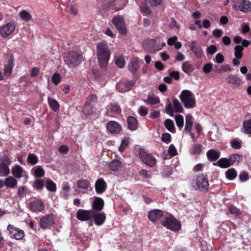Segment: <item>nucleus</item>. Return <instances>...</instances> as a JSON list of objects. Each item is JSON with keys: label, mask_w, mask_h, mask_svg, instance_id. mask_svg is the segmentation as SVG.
<instances>
[{"label": "nucleus", "mask_w": 251, "mask_h": 251, "mask_svg": "<svg viewBox=\"0 0 251 251\" xmlns=\"http://www.w3.org/2000/svg\"><path fill=\"white\" fill-rule=\"evenodd\" d=\"M4 184L8 188H14L17 184V181L12 176H9L4 181Z\"/></svg>", "instance_id": "obj_28"}, {"label": "nucleus", "mask_w": 251, "mask_h": 251, "mask_svg": "<svg viewBox=\"0 0 251 251\" xmlns=\"http://www.w3.org/2000/svg\"><path fill=\"white\" fill-rule=\"evenodd\" d=\"M189 47L197 58H201V57L203 53L202 50L197 41L193 40L189 42Z\"/></svg>", "instance_id": "obj_13"}, {"label": "nucleus", "mask_w": 251, "mask_h": 251, "mask_svg": "<svg viewBox=\"0 0 251 251\" xmlns=\"http://www.w3.org/2000/svg\"><path fill=\"white\" fill-rule=\"evenodd\" d=\"M212 67L213 65L212 63H206L203 65L202 70L204 73L208 74L211 72Z\"/></svg>", "instance_id": "obj_59"}, {"label": "nucleus", "mask_w": 251, "mask_h": 251, "mask_svg": "<svg viewBox=\"0 0 251 251\" xmlns=\"http://www.w3.org/2000/svg\"><path fill=\"white\" fill-rule=\"evenodd\" d=\"M96 100H97L96 96L94 95H91L87 98V100H86L85 105V106L93 105V104L95 103Z\"/></svg>", "instance_id": "obj_48"}, {"label": "nucleus", "mask_w": 251, "mask_h": 251, "mask_svg": "<svg viewBox=\"0 0 251 251\" xmlns=\"http://www.w3.org/2000/svg\"><path fill=\"white\" fill-rule=\"evenodd\" d=\"M176 122L177 126L179 128H182L184 125V119L182 115H178L175 117Z\"/></svg>", "instance_id": "obj_47"}, {"label": "nucleus", "mask_w": 251, "mask_h": 251, "mask_svg": "<svg viewBox=\"0 0 251 251\" xmlns=\"http://www.w3.org/2000/svg\"><path fill=\"white\" fill-rule=\"evenodd\" d=\"M217 164L222 168H226L231 165L229 159L226 158H220L217 162Z\"/></svg>", "instance_id": "obj_31"}, {"label": "nucleus", "mask_w": 251, "mask_h": 251, "mask_svg": "<svg viewBox=\"0 0 251 251\" xmlns=\"http://www.w3.org/2000/svg\"><path fill=\"white\" fill-rule=\"evenodd\" d=\"M163 212L159 209H153L149 212L148 218L149 220L152 222H155L159 220L163 217Z\"/></svg>", "instance_id": "obj_15"}, {"label": "nucleus", "mask_w": 251, "mask_h": 251, "mask_svg": "<svg viewBox=\"0 0 251 251\" xmlns=\"http://www.w3.org/2000/svg\"><path fill=\"white\" fill-rule=\"evenodd\" d=\"M128 127L131 130H135L138 127V121L133 117H129L127 119Z\"/></svg>", "instance_id": "obj_26"}, {"label": "nucleus", "mask_w": 251, "mask_h": 251, "mask_svg": "<svg viewBox=\"0 0 251 251\" xmlns=\"http://www.w3.org/2000/svg\"><path fill=\"white\" fill-rule=\"evenodd\" d=\"M129 144L128 139L127 138H125L122 141L121 146L119 148V150L121 152H123L126 148H127Z\"/></svg>", "instance_id": "obj_51"}, {"label": "nucleus", "mask_w": 251, "mask_h": 251, "mask_svg": "<svg viewBox=\"0 0 251 251\" xmlns=\"http://www.w3.org/2000/svg\"><path fill=\"white\" fill-rule=\"evenodd\" d=\"M0 161H1L0 163H3V164L9 166L11 163V161L10 158L6 155H3L0 157Z\"/></svg>", "instance_id": "obj_54"}, {"label": "nucleus", "mask_w": 251, "mask_h": 251, "mask_svg": "<svg viewBox=\"0 0 251 251\" xmlns=\"http://www.w3.org/2000/svg\"><path fill=\"white\" fill-rule=\"evenodd\" d=\"M21 18L26 22H28L31 19V15L26 10H22L20 13Z\"/></svg>", "instance_id": "obj_45"}, {"label": "nucleus", "mask_w": 251, "mask_h": 251, "mask_svg": "<svg viewBox=\"0 0 251 251\" xmlns=\"http://www.w3.org/2000/svg\"><path fill=\"white\" fill-rule=\"evenodd\" d=\"M82 55L78 52L75 51H71L65 54L64 60L70 68H75L82 61Z\"/></svg>", "instance_id": "obj_3"}, {"label": "nucleus", "mask_w": 251, "mask_h": 251, "mask_svg": "<svg viewBox=\"0 0 251 251\" xmlns=\"http://www.w3.org/2000/svg\"><path fill=\"white\" fill-rule=\"evenodd\" d=\"M108 107V110L113 112L115 114H119L121 112L120 106L116 103H111Z\"/></svg>", "instance_id": "obj_43"}, {"label": "nucleus", "mask_w": 251, "mask_h": 251, "mask_svg": "<svg viewBox=\"0 0 251 251\" xmlns=\"http://www.w3.org/2000/svg\"><path fill=\"white\" fill-rule=\"evenodd\" d=\"M116 64L119 68H123L125 64L123 57L122 56L118 57L116 60Z\"/></svg>", "instance_id": "obj_62"}, {"label": "nucleus", "mask_w": 251, "mask_h": 251, "mask_svg": "<svg viewBox=\"0 0 251 251\" xmlns=\"http://www.w3.org/2000/svg\"><path fill=\"white\" fill-rule=\"evenodd\" d=\"M168 153L171 157L175 156L177 153L175 147L171 144L168 149Z\"/></svg>", "instance_id": "obj_63"}, {"label": "nucleus", "mask_w": 251, "mask_h": 251, "mask_svg": "<svg viewBox=\"0 0 251 251\" xmlns=\"http://www.w3.org/2000/svg\"><path fill=\"white\" fill-rule=\"evenodd\" d=\"M10 174L8 166L0 163V176H8Z\"/></svg>", "instance_id": "obj_38"}, {"label": "nucleus", "mask_w": 251, "mask_h": 251, "mask_svg": "<svg viewBox=\"0 0 251 251\" xmlns=\"http://www.w3.org/2000/svg\"><path fill=\"white\" fill-rule=\"evenodd\" d=\"M12 175L17 178L22 177L24 170L21 166L16 165L13 166L11 169Z\"/></svg>", "instance_id": "obj_23"}, {"label": "nucleus", "mask_w": 251, "mask_h": 251, "mask_svg": "<svg viewBox=\"0 0 251 251\" xmlns=\"http://www.w3.org/2000/svg\"><path fill=\"white\" fill-rule=\"evenodd\" d=\"M32 171L36 177H41L44 176L45 171L41 166H38L32 169Z\"/></svg>", "instance_id": "obj_35"}, {"label": "nucleus", "mask_w": 251, "mask_h": 251, "mask_svg": "<svg viewBox=\"0 0 251 251\" xmlns=\"http://www.w3.org/2000/svg\"><path fill=\"white\" fill-rule=\"evenodd\" d=\"M139 175L144 178H149L151 177V174L145 169H142L139 172Z\"/></svg>", "instance_id": "obj_61"}, {"label": "nucleus", "mask_w": 251, "mask_h": 251, "mask_svg": "<svg viewBox=\"0 0 251 251\" xmlns=\"http://www.w3.org/2000/svg\"><path fill=\"white\" fill-rule=\"evenodd\" d=\"M196 184L198 188L201 191H207L209 187L208 180L203 174L198 176L196 179Z\"/></svg>", "instance_id": "obj_11"}, {"label": "nucleus", "mask_w": 251, "mask_h": 251, "mask_svg": "<svg viewBox=\"0 0 251 251\" xmlns=\"http://www.w3.org/2000/svg\"><path fill=\"white\" fill-rule=\"evenodd\" d=\"M159 100L158 98L153 96H149L146 101L149 104H155L158 103Z\"/></svg>", "instance_id": "obj_53"}, {"label": "nucleus", "mask_w": 251, "mask_h": 251, "mask_svg": "<svg viewBox=\"0 0 251 251\" xmlns=\"http://www.w3.org/2000/svg\"><path fill=\"white\" fill-rule=\"evenodd\" d=\"M106 128L111 133L118 134L121 130V126L119 123L113 121L107 123Z\"/></svg>", "instance_id": "obj_17"}, {"label": "nucleus", "mask_w": 251, "mask_h": 251, "mask_svg": "<svg viewBox=\"0 0 251 251\" xmlns=\"http://www.w3.org/2000/svg\"><path fill=\"white\" fill-rule=\"evenodd\" d=\"M173 169L171 167L168 166L164 168L163 171L162 172V176L164 177H168L173 174Z\"/></svg>", "instance_id": "obj_49"}, {"label": "nucleus", "mask_w": 251, "mask_h": 251, "mask_svg": "<svg viewBox=\"0 0 251 251\" xmlns=\"http://www.w3.org/2000/svg\"><path fill=\"white\" fill-rule=\"evenodd\" d=\"M95 223L97 226H101L105 221L106 215L104 213H99L94 215Z\"/></svg>", "instance_id": "obj_22"}, {"label": "nucleus", "mask_w": 251, "mask_h": 251, "mask_svg": "<svg viewBox=\"0 0 251 251\" xmlns=\"http://www.w3.org/2000/svg\"><path fill=\"white\" fill-rule=\"evenodd\" d=\"M164 126L170 132L172 133H175L176 132L175 125L173 121L172 120L169 119L166 120L164 123Z\"/></svg>", "instance_id": "obj_37"}, {"label": "nucleus", "mask_w": 251, "mask_h": 251, "mask_svg": "<svg viewBox=\"0 0 251 251\" xmlns=\"http://www.w3.org/2000/svg\"><path fill=\"white\" fill-rule=\"evenodd\" d=\"M48 102L50 106L53 111H57L59 109L60 105L55 100L49 97Z\"/></svg>", "instance_id": "obj_34"}, {"label": "nucleus", "mask_w": 251, "mask_h": 251, "mask_svg": "<svg viewBox=\"0 0 251 251\" xmlns=\"http://www.w3.org/2000/svg\"><path fill=\"white\" fill-rule=\"evenodd\" d=\"M193 124V117L190 115H187L185 117V130L188 132H190L191 131Z\"/></svg>", "instance_id": "obj_30"}, {"label": "nucleus", "mask_w": 251, "mask_h": 251, "mask_svg": "<svg viewBox=\"0 0 251 251\" xmlns=\"http://www.w3.org/2000/svg\"><path fill=\"white\" fill-rule=\"evenodd\" d=\"M140 8L141 12L145 15H149L151 13V11L150 9V7L145 2L141 3Z\"/></svg>", "instance_id": "obj_50"}, {"label": "nucleus", "mask_w": 251, "mask_h": 251, "mask_svg": "<svg viewBox=\"0 0 251 251\" xmlns=\"http://www.w3.org/2000/svg\"><path fill=\"white\" fill-rule=\"evenodd\" d=\"M107 184L102 178L98 179L95 183V189L98 194L103 193L106 189Z\"/></svg>", "instance_id": "obj_18"}, {"label": "nucleus", "mask_w": 251, "mask_h": 251, "mask_svg": "<svg viewBox=\"0 0 251 251\" xmlns=\"http://www.w3.org/2000/svg\"><path fill=\"white\" fill-rule=\"evenodd\" d=\"M206 50L208 54H213L217 51V48L215 45H212L209 46Z\"/></svg>", "instance_id": "obj_64"}, {"label": "nucleus", "mask_w": 251, "mask_h": 251, "mask_svg": "<svg viewBox=\"0 0 251 251\" xmlns=\"http://www.w3.org/2000/svg\"><path fill=\"white\" fill-rule=\"evenodd\" d=\"M232 70L229 64H226L219 66L216 65L215 66L214 71L216 73H221L228 72Z\"/></svg>", "instance_id": "obj_27"}, {"label": "nucleus", "mask_w": 251, "mask_h": 251, "mask_svg": "<svg viewBox=\"0 0 251 251\" xmlns=\"http://www.w3.org/2000/svg\"><path fill=\"white\" fill-rule=\"evenodd\" d=\"M45 185L44 180L42 179H37L34 183V186L37 189H41Z\"/></svg>", "instance_id": "obj_57"}, {"label": "nucleus", "mask_w": 251, "mask_h": 251, "mask_svg": "<svg viewBox=\"0 0 251 251\" xmlns=\"http://www.w3.org/2000/svg\"><path fill=\"white\" fill-rule=\"evenodd\" d=\"M229 159L232 165L234 163L236 162H239L240 161L241 156L238 154H234L230 156Z\"/></svg>", "instance_id": "obj_55"}, {"label": "nucleus", "mask_w": 251, "mask_h": 251, "mask_svg": "<svg viewBox=\"0 0 251 251\" xmlns=\"http://www.w3.org/2000/svg\"><path fill=\"white\" fill-rule=\"evenodd\" d=\"M113 23L122 34L126 33V29L125 26L124 18L121 16H115L113 18Z\"/></svg>", "instance_id": "obj_10"}, {"label": "nucleus", "mask_w": 251, "mask_h": 251, "mask_svg": "<svg viewBox=\"0 0 251 251\" xmlns=\"http://www.w3.org/2000/svg\"><path fill=\"white\" fill-rule=\"evenodd\" d=\"M13 67V59L11 58L5 65L4 73L6 75H10L11 74Z\"/></svg>", "instance_id": "obj_32"}, {"label": "nucleus", "mask_w": 251, "mask_h": 251, "mask_svg": "<svg viewBox=\"0 0 251 251\" xmlns=\"http://www.w3.org/2000/svg\"><path fill=\"white\" fill-rule=\"evenodd\" d=\"M90 185V181L86 179H80L77 181V186L80 188L87 191Z\"/></svg>", "instance_id": "obj_29"}, {"label": "nucleus", "mask_w": 251, "mask_h": 251, "mask_svg": "<svg viewBox=\"0 0 251 251\" xmlns=\"http://www.w3.org/2000/svg\"><path fill=\"white\" fill-rule=\"evenodd\" d=\"M242 131L246 134H251V119L249 120L245 121L243 125Z\"/></svg>", "instance_id": "obj_39"}, {"label": "nucleus", "mask_w": 251, "mask_h": 251, "mask_svg": "<svg viewBox=\"0 0 251 251\" xmlns=\"http://www.w3.org/2000/svg\"><path fill=\"white\" fill-rule=\"evenodd\" d=\"M139 155L142 162L146 165L150 167H153L156 165V159L152 154L144 151H140Z\"/></svg>", "instance_id": "obj_6"}, {"label": "nucleus", "mask_w": 251, "mask_h": 251, "mask_svg": "<svg viewBox=\"0 0 251 251\" xmlns=\"http://www.w3.org/2000/svg\"><path fill=\"white\" fill-rule=\"evenodd\" d=\"M206 155L209 160L214 161L219 158L220 153L219 151L212 149L207 152Z\"/></svg>", "instance_id": "obj_25"}, {"label": "nucleus", "mask_w": 251, "mask_h": 251, "mask_svg": "<svg viewBox=\"0 0 251 251\" xmlns=\"http://www.w3.org/2000/svg\"><path fill=\"white\" fill-rule=\"evenodd\" d=\"M122 162L117 160L115 159L112 161L109 164L108 167L112 171H117L119 169V168L122 167Z\"/></svg>", "instance_id": "obj_33"}, {"label": "nucleus", "mask_w": 251, "mask_h": 251, "mask_svg": "<svg viewBox=\"0 0 251 251\" xmlns=\"http://www.w3.org/2000/svg\"><path fill=\"white\" fill-rule=\"evenodd\" d=\"M234 55L237 59H240L243 56V51L244 48L241 45H236L234 47Z\"/></svg>", "instance_id": "obj_40"}, {"label": "nucleus", "mask_w": 251, "mask_h": 251, "mask_svg": "<svg viewBox=\"0 0 251 251\" xmlns=\"http://www.w3.org/2000/svg\"><path fill=\"white\" fill-rule=\"evenodd\" d=\"M191 151L193 154H199L202 151V146L199 144H194L191 147Z\"/></svg>", "instance_id": "obj_44"}, {"label": "nucleus", "mask_w": 251, "mask_h": 251, "mask_svg": "<svg viewBox=\"0 0 251 251\" xmlns=\"http://www.w3.org/2000/svg\"><path fill=\"white\" fill-rule=\"evenodd\" d=\"M46 186L48 190L50 192H55L56 190V185L51 180L46 181Z\"/></svg>", "instance_id": "obj_42"}, {"label": "nucleus", "mask_w": 251, "mask_h": 251, "mask_svg": "<svg viewBox=\"0 0 251 251\" xmlns=\"http://www.w3.org/2000/svg\"><path fill=\"white\" fill-rule=\"evenodd\" d=\"M162 141L166 144L169 143L171 141V136L169 133H164L162 135Z\"/></svg>", "instance_id": "obj_60"}, {"label": "nucleus", "mask_w": 251, "mask_h": 251, "mask_svg": "<svg viewBox=\"0 0 251 251\" xmlns=\"http://www.w3.org/2000/svg\"><path fill=\"white\" fill-rule=\"evenodd\" d=\"M30 209L34 212H42L44 209V204L40 200H36L29 203Z\"/></svg>", "instance_id": "obj_16"}, {"label": "nucleus", "mask_w": 251, "mask_h": 251, "mask_svg": "<svg viewBox=\"0 0 251 251\" xmlns=\"http://www.w3.org/2000/svg\"><path fill=\"white\" fill-rule=\"evenodd\" d=\"M237 174L235 169L230 168L226 172V177L230 180L234 179L237 176Z\"/></svg>", "instance_id": "obj_41"}, {"label": "nucleus", "mask_w": 251, "mask_h": 251, "mask_svg": "<svg viewBox=\"0 0 251 251\" xmlns=\"http://www.w3.org/2000/svg\"><path fill=\"white\" fill-rule=\"evenodd\" d=\"M233 8L236 10L247 12L251 10V2L249 0H237L235 1Z\"/></svg>", "instance_id": "obj_7"}, {"label": "nucleus", "mask_w": 251, "mask_h": 251, "mask_svg": "<svg viewBox=\"0 0 251 251\" xmlns=\"http://www.w3.org/2000/svg\"><path fill=\"white\" fill-rule=\"evenodd\" d=\"M162 225L173 231H177L181 228V224L172 215L167 214L163 217Z\"/></svg>", "instance_id": "obj_4"}, {"label": "nucleus", "mask_w": 251, "mask_h": 251, "mask_svg": "<svg viewBox=\"0 0 251 251\" xmlns=\"http://www.w3.org/2000/svg\"><path fill=\"white\" fill-rule=\"evenodd\" d=\"M135 83L132 80L123 79L116 84L117 89L121 93L126 92L131 89Z\"/></svg>", "instance_id": "obj_8"}, {"label": "nucleus", "mask_w": 251, "mask_h": 251, "mask_svg": "<svg viewBox=\"0 0 251 251\" xmlns=\"http://www.w3.org/2000/svg\"><path fill=\"white\" fill-rule=\"evenodd\" d=\"M97 54L100 68H105L110 59L111 52L106 42L102 41L97 46Z\"/></svg>", "instance_id": "obj_1"}, {"label": "nucleus", "mask_w": 251, "mask_h": 251, "mask_svg": "<svg viewBox=\"0 0 251 251\" xmlns=\"http://www.w3.org/2000/svg\"><path fill=\"white\" fill-rule=\"evenodd\" d=\"M16 27L14 22H10L2 26L0 30L1 36L5 38L13 33Z\"/></svg>", "instance_id": "obj_12"}, {"label": "nucleus", "mask_w": 251, "mask_h": 251, "mask_svg": "<svg viewBox=\"0 0 251 251\" xmlns=\"http://www.w3.org/2000/svg\"><path fill=\"white\" fill-rule=\"evenodd\" d=\"M60 79H61L60 75L59 74L56 73H54L52 75V77H51L52 82L55 85L58 84L60 82Z\"/></svg>", "instance_id": "obj_56"}, {"label": "nucleus", "mask_w": 251, "mask_h": 251, "mask_svg": "<svg viewBox=\"0 0 251 251\" xmlns=\"http://www.w3.org/2000/svg\"><path fill=\"white\" fill-rule=\"evenodd\" d=\"M214 61L218 64H222L224 61V56L221 53H218L216 54Z\"/></svg>", "instance_id": "obj_58"}, {"label": "nucleus", "mask_w": 251, "mask_h": 251, "mask_svg": "<svg viewBox=\"0 0 251 251\" xmlns=\"http://www.w3.org/2000/svg\"><path fill=\"white\" fill-rule=\"evenodd\" d=\"M104 203V201L101 198H96L93 201V207L97 211H100L103 209Z\"/></svg>", "instance_id": "obj_24"}, {"label": "nucleus", "mask_w": 251, "mask_h": 251, "mask_svg": "<svg viewBox=\"0 0 251 251\" xmlns=\"http://www.w3.org/2000/svg\"><path fill=\"white\" fill-rule=\"evenodd\" d=\"M179 99L186 108H193L196 106L195 95L190 90H183L179 95Z\"/></svg>", "instance_id": "obj_2"}, {"label": "nucleus", "mask_w": 251, "mask_h": 251, "mask_svg": "<svg viewBox=\"0 0 251 251\" xmlns=\"http://www.w3.org/2000/svg\"><path fill=\"white\" fill-rule=\"evenodd\" d=\"M228 210L230 213L234 214L236 216H239L241 214L240 210L233 205L229 206Z\"/></svg>", "instance_id": "obj_52"}, {"label": "nucleus", "mask_w": 251, "mask_h": 251, "mask_svg": "<svg viewBox=\"0 0 251 251\" xmlns=\"http://www.w3.org/2000/svg\"><path fill=\"white\" fill-rule=\"evenodd\" d=\"M140 68V65L138 59L133 58L131 59L129 64V70L133 74H135Z\"/></svg>", "instance_id": "obj_21"}, {"label": "nucleus", "mask_w": 251, "mask_h": 251, "mask_svg": "<svg viewBox=\"0 0 251 251\" xmlns=\"http://www.w3.org/2000/svg\"><path fill=\"white\" fill-rule=\"evenodd\" d=\"M27 162L32 165H35L38 163V158L35 154L30 153L28 155Z\"/></svg>", "instance_id": "obj_46"}, {"label": "nucleus", "mask_w": 251, "mask_h": 251, "mask_svg": "<svg viewBox=\"0 0 251 251\" xmlns=\"http://www.w3.org/2000/svg\"><path fill=\"white\" fill-rule=\"evenodd\" d=\"M7 230L9 231V235L10 237L16 240L22 239L25 235L24 230L11 225L8 226Z\"/></svg>", "instance_id": "obj_9"}, {"label": "nucleus", "mask_w": 251, "mask_h": 251, "mask_svg": "<svg viewBox=\"0 0 251 251\" xmlns=\"http://www.w3.org/2000/svg\"><path fill=\"white\" fill-rule=\"evenodd\" d=\"M166 113L171 116H173L174 112L182 113L183 108L179 101L174 98L172 100V103L170 101L166 107Z\"/></svg>", "instance_id": "obj_5"}, {"label": "nucleus", "mask_w": 251, "mask_h": 251, "mask_svg": "<svg viewBox=\"0 0 251 251\" xmlns=\"http://www.w3.org/2000/svg\"><path fill=\"white\" fill-rule=\"evenodd\" d=\"M182 69L185 73L187 74H189L193 71V66L189 61H185L183 63Z\"/></svg>", "instance_id": "obj_36"}, {"label": "nucleus", "mask_w": 251, "mask_h": 251, "mask_svg": "<svg viewBox=\"0 0 251 251\" xmlns=\"http://www.w3.org/2000/svg\"><path fill=\"white\" fill-rule=\"evenodd\" d=\"M53 224V216L50 215L42 217L39 222L40 227L44 229L50 228Z\"/></svg>", "instance_id": "obj_14"}, {"label": "nucleus", "mask_w": 251, "mask_h": 251, "mask_svg": "<svg viewBox=\"0 0 251 251\" xmlns=\"http://www.w3.org/2000/svg\"><path fill=\"white\" fill-rule=\"evenodd\" d=\"M226 80L228 84H232L234 86L238 87L242 83L241 79L235 75L230 74L226 78Z\"/></svg>", "instance_id": "obj_19"}, {"label": "nucleus", "mask_w": 251, "mask_h": 251, "mask_svg": "<svg viewBox=\"0 0 251 251\" xmlns=\"http://www.w3.org/2000/svg\"><path fill=\"white\" fill-rule=\"evenodd\" d=\"M76 217L81 221H88L91 219V212L90 211L79 209L76 212Z\"/></svg>", "instance_id": "obj_20"}]
</instances>
